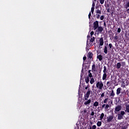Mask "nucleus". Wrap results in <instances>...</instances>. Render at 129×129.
<instances>
[{
	"label": "nucleus",
	"instance_id": "1",
	"mask_svg": "<svg viewBox=\"0 0 129 129\" xmlns=\"http://www.w3.org/2000/svg\"><path fill=\"white\" fill-rule=\"evenodd\" d=\"M98 21H96L93 23V29L94 30H96V33H98V34H99L103 31V28L101 26H98Z\"/></svg>",
	"mask_w": 129,
	"mask_h": 129
},
{
	"label": "nucleus",
	"instance_id": "2",
	"mask_svg": "<svg viewBox=\"0 0 129 129\" xmlns=\"http://www.w3.org/2000/svg\"><path fill=\"white\" fill-rule=\"evenodd\" d=\"M103 72V75L102 77V80H106V77H107V71H106V68L105 67H104V70Z\"/></svg>",
	"mask_w": 129,
	"mask_h": 129
},
{
	"label": "nucleus",
	"instance_id": "3",
	"mask_svg": "<svg viewBox=\"0 0 129 129\" xmlns=\"http://www.w3.org/2000/svg\"><path fill=\"white\" fill-rule=\"evenodd\" d=\"M96 86L97 88H99V89L101 90V89H102V88L103 87V83H102V81H100V82L99 81V82H97Z\"/></svg>",
	"mask_w": 129,
	"mask_h": 129
},
{
	"label": "nucleus",
	"instance_id": "4",
	"mask_svg": "<svg viewBox=\"0 0 129 129\" xmlns=\"http://www.w3.org/2000/svg\"><path fill=\"white\" fill-rule=\"evenodd\" d=\"M89 95H90V90L89 89L86 94L84 95V100H87L89 98Z\"/></svg>",
	"mask_w": 129,
	"mask_h": 129
},
{
	"label": "nucleus",
	"instance_id": "5",
	"mask_svg": "<svg viewBox=\"0 0 129 129\" xmlns=\"http://www.w3.org/2000/svg\"><path fill=\"white\" fill-rule=\"evenodd\" d=\"M120 110H121V106L118 105L115 108L114 112L115 113H117Z\"/></svg>",
	"mask_w": 129,
	"mask_h": 129
},
{
	"label": "nucleus",
	"instance_id": "6",
	"mask_svg": "<svg viewBox=\"0 0 129 129\" xmlns=\"http://www.w3.org/2000/svg\"><path fill=\"white\" fill-rule=\"evenodd\" d=\"M113 119V116H112V115L108 116L107 117V121L108 122H110V121H112Z\"/></svg>",
	"mask_w": 129,
	"mask_h": 129
},
{
	"label": "nucleus",
	"instance_id": "7",
	"mask_svg": "<svg viewBox=\"0 0 129 129\" xmlns=\"http://www.w3.org/2000/svg\"><path fill=\"white\" fill-rule=\"evenodd\" d=\"M90 103H91V100L90 99L86 100L84 103L85 105H90Z\"/></svg>",
	"mask_w": 129,
	"mask_h": 129
},
{
	"label": "nucleus",
	"instance_id": "8",
	"mask_svg": "<svg viewBox=\"0 0 129 129\" xmlns=\"http://www.w3.org/2000/svg\"><path fill=\"white\" fill-rule=\"evenodd\" d=\"M103 44H104V41H103V38L101 37L99 39V45L100 46H103Z\"/></svg>",
	"mask_w": 129,
	"mask_h": 129
},
{
	"label": "nucleus",
	"instance_id": "9",
	"mask_svg": "<svg viewBox=\"0 0 129 129\" xmlns=\"http://www.w3.org/2000/svg\"><path fill=\"white\" fill-rule=\"evenodd\" d=\"M92 72H96V67L95 66V64H93L92 66Z\"/></svg>",
	"mask_w": 129,
	"mask_h": 129
},
{
	"label": "nucleus",
	"instance_id": "10",
	"mask_svg": "<svg viewBox=\"0 0 129 129\" xmlns=\"http://www.w3.org/2000/svg\"><path fill=\"white\" fill-rule=\"evenodd\" d=\"M121 91V88H118L116 90V95H119V94H120Z\"/></svg>",
	"mask_w": 129,
	"mask_h": 129
},
{
	"label": "nucleus",
	"instance_id": "11",
	"mask_svg": "<svg viewBox=\"0 0 129 129\" xmlns=\"http://www.w3.org/2000/svg\"><path fill=\"white\" fill-rule=\"evenodd\" d=\"M114 95H115V94H114V92L112 90L111 91V92L110 94V96H111V98H113V97H114Z\"/></svg>",
	"mask_w": 129,
	"mask_h": 129
},
{
	"label": "nucleus",
	"instance_id": "12",
	"mask_svg": "<svg viewBox=\"0 0 129 129\" xmlns=\"http://www.w3.org/2000/svg\"><path fill=\"white\" fill-rule=\"evenodd\" d=\"M123 118V116L120 115V114H118V119H122Z\"/></svg>",
	"mask_w": 129,
	"mask_h": 129
},
{
	"label": "nucleus",
	"instance_id": "13",
	"mask_svg": "<svg viewBox=\"0 0 129 129\" xmlns=\"http://www.w3.org/2000/svg\"><path fill=\"white\" fill-rule=\"evenodd\" d=\"M103 117H104V113H102L100 116V120H102V119H103Z\"/></svg>",
	"mask_w": 129,
	"mask_h": 129
},
{
	"label": "nucleus",
	"instance_id": "14",
	"mask_svg": "<svg viewBox=\"0 0 129 129\" xmlns=\"http://www.w3.org/2000/svg\"><path fill=\"white\" fill-rule=\"evenodd\" d=\"M107 46H105L104 49V53H105V54H107Z\"/></svg>",
	"mask_w": 129,
	"mask_h": 129
},
{
	"label": "nucleus",
	"instance_id": "15",
	"mask_svg": "<svg viewBox=\"0 0 129 129\" xmlns=\"http://www.w3.org/2000/svg\"><path fill=\"white\" fill-rule=\"evenodd\" d=\"M94 82H95V81H94V79H93V78H92L90 81V83H91V84H93Z\"/></svg>",
	"mask_w": 129,
	"mask_h": 129
},
{
	"label": "nucleus",
	"instance_id": "16",
	"mask_svg": "<svg viewBox=\"0 0 129 129\" xmlns=\"http://www.w3.org/2000/svg\"><path fill=\"white\" fill-rule=\"evenodd\" d=\"M85 80L86 83H89V81H90L89 77L85 78Z\"/></svg>",
	"mask_w": 129,
	"mask_h": 129
},
{
	"label": "nucleus",
	"instance_id": "17",
	"mask_svg": "<svg viewBox=\"0 0 129 129\" xmlns=\"http://www.w3.org/2000/svg\"><path fill=\"white\" fill-rule=\"evenodd\" d=\"M97 59H99L100 61H101L102 60V56L101 55H98Z\"/></svg>",
	"mask_w": 129,
	"mask_h": 129
},
{
	"label": "nucleus",
	"instance_id": "18",
	"mask_svg": "<svg viewBox=\"0 0 129 129\" xmlns=\"http://www.w3.org/2000/svg\"><path fill=\"white\" fill-rule=\"evenodd\" d=\"M120 67H121V64L120 63V62H118L117 63V69H119V68H120Z\"/></svg>",
	"mask_w": 129,
	"mask_h": 129
},
{
	"label": "nucleus",
	"instance_id": "19",
	"mask_svg": "<svg viewBox=\"0 0 129 129\" xmlns=\"http://www.w3.org/2000/svg\"><path fill=\"white\" fill-rule=\"evenodd\" d=\"M88 72L89 73V75H88L89 77H90L91 78V77H92V74L91 73V71L89 70Z\"/></svg>",
	"mask_w": 129,
	"mask_h": 129
},
{
	"label": "nucleus",
	"instance_id": "20",
	"mask_svg": "<svg viewBox=\"0 0 129 129\" xmlns=\"http://www.w3.org/2000/svg\"><path fill=\"white\" fill-rule=\"evenodd\" d=\"M98 102L97 101H95L94 104H93V105L95 107H97V106H98Z\"/></svg>",
	"mask_w": 129,
	"mask_h": 129
},
{
	"label": "nucleus",
	"instance_id": "21",
	"mask_svg": "<svg viewBox=\"0 0 129 129\" xmlns=\"http://www.w3.org/2000/svg\"><path fill=\"white\" fill-rule=\"evenodd\" d=\"M102 123L101 121H98L97 123V126H101Z\"/></svg>",
	"mask_w": 129,
	"mask_h": 129
},
{
	"label": "nucleus",
	"instance_id": "22",
	"mask_svg": "<svg viewBox=\"0 0 129 129\" xmlns=\"http://www.w3.org/2000/svg\"><path fill=\"white\" fill-rule=\"evenodd\" d=\"M92 56H93V54L91 53V52L89 53L88 57L90 58V59H91L92 58Z\"/></svg>",
	"mask_w": 129,
	"mask_h": 129
},
{
	"label": "nucleus",
	"instance_id": "23",
	"mask_svg": "<svg viewBox=\"0 0 129 129\" xmlns=\"http://www.w3.org/2000/svg\"><path fill=\"white\" fill-rule=\"evenodd\" d=\"M119 114L123 116L125 114V112L124 111H121Z\"/></svg>",
	"mask_w": 129,
	"mask_h": 129
},
{
	"label": "nucleus",
	"instance_id": "24",
	"mask_svg": "<svg viewBox=\"0 0 129 129\" xmlns=\"http://www.w3.org/2000/svg\"><path fill=\"white\" fill-rule=\"evenodd\" d=\"M124 8L125 9H127V8H129V2H128L125 5Z\"/></svg>",
	"mask_w": 129,
	"mask_h": 129
},
{
	"label": "nucleus",
	"instance_id": "25",
	"mask_svg": "<svg viewBox=\"0 0 129 129\" xmlns=\"http://www.w3.org/2000/svg\"><path fill=\"white\" fill-rule=\"evenodd\" d=\"M95 2H96V0L93 1L92 8H94V7H95Z\"/></svg>",
	"mask_w": 129,
	"mask_h": 129
},
{
	"label": "nucleus",
	"instance_id": "26",
	"mask_svg": "<svg viewBox=\"0 0 129 129\" xmlns=\"http://www.w3.org/2000/svg\"><path fill=\"white\" fill-rule=\"evenodd\" d=\"M125 111L129 113V104L126 106Z\"/></svg>",
	"mask_w": 129,
	"mask_h": 129
},
{
	"label": "nucleus",
	"instance_id": "27",
	"mask_svg": "<svg viewBox=\"0 0 129 129\" xmlns=\"http://www.w3.org/2000/svg\"><path fill=\"white\" fill-rule=\"evenodd\" d=\"M96 13L97 14H99L100 15V14H101V11L100 10H99V9H97L96 11Z\"/></svg>",
	"mask_w": 129,
	"mask_h": 129
},
{
	"label": "nucleus",
	"instance_id": "28",
	"mask_svg": "<svg viewBox=\"0 0 129 129\" xmlns=\"http://www.w3.org/2000/svg\"><path fill=\"white\" fill-rule=\"evenodd\" d=\"M108 46H109V50H110V49H111L112 48V44L111 43H110V44H109Z\"/></svg>",
	"mask_w": 129,
	"mask_h": 129
},
{
	"label": "nucleus",
	"instance_id": "29",
	"mask_svg": "<svg viewBox=\"0 0 129 129\" xmlns=\"http://www.w3.org/2000/svg\"><path fill=\"white\" fill-rule=\"evenodd\" d=\"M109 107V105L106 104V106H105L104 108L105 109H108V108Z\"/></svg>",
	"mask_w": 129,
	"mask_h": 129
},
{
	"label": "nucleus",
	"instance_id": "30",
	"mask_svg": "<svg viewBox=\"0 0 129 129\" xmlns=\"http://www.w3.org/2000/svg\"><path fill=\"white\" fill-rule=\"evenodd\" d=\"M104 1L105 0H100V3L101 5H103V4H104Z\"/></svg>",
	"mask_w": 129,
	"mask_h": 129
},
{
	"label": "nucleus",
	"instance_id": "31",
	"mask_svg": "<svg viewBox=\"0 0 129 129\" xmlns=\"http://www.w3.org/2000/svg\"><path fill=\"white\" fill-rule=\"evenodd\" d=\"M94 9H95L94 7H92L91 8V13H92V14H93V12H94Z\"/></svg>",
	"mask_w": 129,
	"mask_h": 129
},
{
	"label": "nucleus",
	"instance_id": "32",
	"mask_svg": "<svg viewBox=\"0 0 129 129\" xmlns=\"http://www.w3.org/2000/svg\"><path fill=\"white\" fill-rule=\"evenodd\" d=\"M107 100H108V98L105 99L104 100V103H106V102H107Z\"/></svg>",
	"mask_w": 129,
	"mask_h": 129
},
{
	"label": "nucleus",
	"instance_id": "33",
	"mask_svg": "<svg viewBox=\"0 0 129 129\" xmlns=\"http://www.w3.org/2000/svg\"><path fill=\"white\" fill-rule=\"evenodd\" d=\"M103 19H104V16H101L100 17V20H101V21H102V20H103Z\"/></svg>",
	"mask_w": 129,
	"mask_h": 129
},
{
	"label": "nucleus",
	"instance_id": "34",
	"mask_svg": "<svg viewBox=\"0 0 129 129\" xmlns=\"http://www.w3.org/2000/svg\"><path fill=\"white\" fill-rule=\"evenodd\" d=\"M92 129H96V125H94L92 126Z\"/></svg>",
	"mask_w": 129,
	"mask_h": 129
},
{
	"label": "nucleus",
	"instance_id": "35",
	"mask_svg": "<svg viewBox=\"0 0 129 129\" xmlns=\"http://www.w3.org/2000/svg\"><path fill=\"white\" fill-rule=\"evenodd\" d=\"M121 31V29L120 28H118L117 29L118 33H120Z\"/></svg>",
	"mask_w": 129,
	"mask_h": 129
},
{
	"label": "nucleus",
	"instance_id": "36",
	"mask_svg": "<svg viewBox=\"0 0 129 129\" xmlns=\"http://www.w3.org/2000/svg\"><path fill=\"white\" fill-rule=\"evenodd\" d=\"M94 40H95V39L94 38V37L91 38V42H93V41H94Z\"/></svg>",
	"mask_w": 129,
	"mask_h": 129
},
{
	"label": "nucleus",
	"instance_id": "37",
	"mask_svg": "<svg viewBox=\"0 0 129 129\" xmlns=\"http://www.w3.org/2000/svg\"><path fill=\"white\" fill-rule=\"evenodd\" d=\"M88 17H89V19H90V17H91V12H90V13L89 14Z\"/></svg>",
	"mask_w": 129,
	"mask_h": 129
},
{
	"label": "nucleus",
	"instance_id": "38",
	"mask_svg": "<svg viewBox=\"0 0 129 129\" xmlns=\"http://www.w3.org/2000/svg\"><path fill=\"white\" fill-rule=\"evenodd\" d=\"M97 19H99V18H100V15L97 14Z\"/></svg>",
	"mask_w": 129,
	"mask_h": 129
},
{
	"label": "nucleus",
	"instance_id": "39",
	"mask_svg": "<svg viewBox=\"0 0 129 129\" xmlns=\"http://www.w3.org/2000/svg\"><path fill=\"white\" fill-rule=\"evenodd\" d=\"M94 34V32L93 31H92L91 33H90V35L91 36V37H92V35Z\"/></svg>",
	"mask_w": 129,
	"mask_h": 129
},
{
	"label": "nucleus",
	"instance_id": "40",
	"mask_svg": "<svg viewBox=\"0 0 129 129\" xmlns=\"http://www.w3.org/2000/svg\"><path fill=\"white\" fill-rule=\"evenodd\" d=\"M104 93H102L101 95V97H104Z\"/></svg>",
	"mask_w": 129,
	"mask_h": 129
},
{
	"label": "nucleus",
	"instance_id": "41",
	"mask_svg": "<svg viewBox=\"0 0 129 129\" xmlns=\"http://www.w3.org/2000/svg\"><path fill=\"white\" fill-rule=\"evenodd\" d=\"M91 115H92V116H93V115H94V112L92 111L91 113Z\"/></svg>",
	"mask_w": 129,
	"mask_h": 129
},
{
	"label": "nucleus",
	"instance_id": "42",
	"mask_svg": "<svg viewBox=\"0 0 129 129\" xmlns=\"http://www.w3.org/2000/svg\"><path fill=\"white\" fill-rule=\"evenodd\" d=\"M86 58H87L86 56H84L83 57V60L85 61V60H86Z\"/></svg>",
	"mask_w": 129,
	"mask_h": 129
},
{
	"label": "nucleus",
	"instance_id": "43",
	"mask_svg": "<svg viewBox=\"0 0 129 129\" xmlns=\"http://www.w3.org/2000/svg\"><path fill=\"white\" fill-rule=\"evenodd\" d=\"M105 106H106V105L105 104H104L102 105V107L103 108L105 107Z\"/></svg>",
	"mask_w": 129,
	"mask_h": 129
},
{
	"label": "nucleus",
	"instance_id": "44",
	"mask_svg": "<svg viewBox=\"0 0 129 129\" xmlns=\"http://www.w3.org/2000/svg\"><path fill=\"white\" fill-rule=\"evenodd\" d=\"M88 88V86L85 87L86 90H87Z\"/></svg>",
	"mask_w": 129,
	"mask_h": 129
},
{
	"label": "nucleus",
	"instance_id": "45",
	"mask_svg": "<svg viewBox=\"0 0 129 129\" xmlns=\"http://www.w3.org/2000/svg\"><path fill=\"white\" fill-rule=\"evenodd\" d=\"M108 84H109V82H107V85H108Z\"/></svg>",
	"mask_w": 129,
	"mask_h": 129
},
{
	"label": "nucleus",
	"instance_id": "46",
	"mask_svg": "<svg viewBox=\"0 0 129 129\" xmlns=\"http://www.w3.org/2000/svg\"><path fill=\"white\" fill-rule=\"evenodd\" d=\"M121 129H125V127H122Z\"/></svg>",
	"mask_w": 129,
	"mask_h": 129
},
{
	"label": "nucleus",
	"instance_id": "47",
	"mask_svg": "<svg viewBox=\"0 0 129 129\" xmlns=\"http://www.w3.org/2000/svg\"><path fill=\"white\" fill-rule=\"evenodd\" d=\"M115 38H116V39H117V36L115 37Z\"/></svg>",
	"mask_w": 129,
	"mask_h": 129
},
{
	"label": "nucleus",
	"instance_id": "48",
	"mask_svg": "<svg viewBox=\"0 0 129 129\" xmlns=\"http://www.w3.org/2000/svg\"><path fill=\"white\" fill-rule=\"evenodd\" d=\"M89 129H92L91 127H90V128H89Z\"/></svg>",
	"mask_w": 129,
	"mask_h": 129
},
{
	"label": "nucleus",
	"instance_id": "49",
	"mask_svg": "<svg viewBox=\"0 0 129 129\" xmlns=\"http://www.w3.org/2000/svg\"><path fill=\"white\" fill-rule=\"evenodd\" d=\"M104 25H105V23H104Z\"/></svg>",
	"mask_w": 129,
	"mask_h": 129
}]
</instances>
